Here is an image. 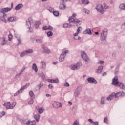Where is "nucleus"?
Instances as JSON below:
<instances>
[{"label":"nucleus","mask_w":125,"mask_h":125,"mask_svg":"<svg viewBox=\"0 0 125 125\" xmlns=\"http://www.w3.org/2000/svg\"><path fill=\"white\" fill-rule=\"evenodd\" d=\"M41 67L42 69H45L46 68V63L43 61H41L40 62Z\"/></svg>","instance_id":"nucleus-21"},{"label":"nucleus","mask_w":125,"mask_h":125,"mask_svg":"<svg viewBox=\"0 0 125 125\" xmlns=\"http://www.w3.org/2000/svg\"><path fill=\"white\" fill-rule=\"evenodd\" d=\"M100 103L101 105H103L105 103V98L104 97L101 98Z\"/></svg>","instance_id":"nucleus-31"},{"label":"nucleus","mask_w":125,"mask_h":125,"mask_svg":"<svg viewBox=\"0 0 125 125\" xmlns=\"http://www.w3.org/2000/svg\"><path fill=\"white\" fill-rule=\"evenodd\" d=\"M82 30H83V28H82L81 26H79L77 30V32L78 33H80L82 31Z\"/></svg>","instance_id":"nucleus-48"},{"label":"nucleus","mask_w":125,"mask_h":125,"mask_svg":"<svg viewBox=\"0 0 125 125\" xmlns=\"http://www.w3.org/2000/svg\"><path fill=\"white\" fill-rule=\"evenodd\" d=\"M25 51L26 52V54H29L30 53H33V52H34V50L33 49H28L27 50H25Z\"/></svg>","instance_id":"nucleus-33"},{"label":"nucleus","mask_w":125,"mask_h":125,"mask_svg":"<svg viewBox=\"0 0 125 125\" xmlns=\"http://www.w3.org/2000/svg\"><path fill=\"white\" fill-rule=\"evenodd\" d=\"M73 125H81V124H80V121H79V120H75Z\"/></svg>","instance_id":"nucleus-39"},{"label":"nucleus","mask_w":125,"mask_h":125,"mask_svg":"<svg viewBox=\"0 0 125 125\" xmlns=\"http://www.w3.org/2000/svg\"><path fill=\"white\" fill-rule=\"evenodd\" d=\"M107 121H108V119H107V118H105L104 119V123H107Z\"/></svg>","instance_id":"nucleus-64"},{"label":"nucleus","mask_w":125,"mask_h":125,"mask_svg":"<svg viewBox=\"0 0 125 125\" xmlns=\"http://www.w3.org/2000/svg\"><path fill=\"white\" fill-rule=\"evenodd\" d=\"M70 85H69V83L67 82H65V83L64 84V86H65L66 87H68V86H69Z\"/></svg>","instance_id":"nucleus-52"},{"label":"nucleus","mask_w":125,"mask_h":125,"mask_svg":"<svg viewBox=\"0 0 125 125\" xmlns=\"http://www.w3.org/2000/svg\"><path fill=\"white\" fill-rule=\"evenodd\" d=\"M81 56L83 59L86 62H88L89 61V58L86 55V53H85V52L82 51L81 52Z\"/></svg>","instance_id":"nucleus-11"},{"label":"nucleus","mask_w":125,"mask_h":125,"mask_svg":"<svg viewBox=\"0 0 125 125\" xmlns=\"http://www.w3.org/2000/svg\"><path fill=\"white\" fill-rule=\"evenodd\" d=\"M34 103V98H31L30 101L28 102L29 105H32Z\"/></svg>","instance_id":"nucleus-42"},{"label":"nucleus","mask_w":125,"mask_h":125,"mask_svg":"<svg viewBox=\"0 0 125 125\" xmlns=\"http://www.w3.org/2000/svg\"><path fill=\"white\" fill-rule=\"evenodd\" d=\"M22 74L21 73V72H20L19 73H18L16 76L15 78H16L17 79V78H19L20 77V76H21Z\"/></svg>","instance_id":"nucleus-50"},{"label":"nucleus","mask_w":125,"mask_h":125,"mask_svg":"<svg viewBox=\"0 0 125 125\" xmlns=\"http://www.w3.org/2000/svg\"><path fill=\"white\" fill-rule=\"evenodd\" d=\"M69 53V50H66L64 51L60 56L59 60L60 62H63L65 60V58L66 57V54Z\"/></svg>","instance_id":"nucleus-6"},{"label":"nucleus","mask_w":125,"mask_h":125,"mask_svg":"<svg viewBox=\"0 0 125 125\" xmlns=\"http://www.w3.org/2000/svg\"><path fill=\"white\" fill-rule=\"evenodd\" d=\"M34 118L35 119L36 122H39V121H40V114L34 115Z\"/></svg>","instance_id":"nucleus-28"},{"label":"nucleus","mask_w":125,"mask_h":125,"mask_svg":"<svg viewBox=\"0 0 125 125\" xmlns=\"http://www.w3.org/2000/svg\"><path fill=\"white\" fill-rule=\"evenodd\" d=\"M104 9H109V6L107 5L106 4L104 3Z\"/></svg>","instance_id":"nucleus-49"},{"label":"nucleus","mask_w":125,"mask_h":125,"mask_svg":"<svg viewBox=\"0 0 125 125\" xmlns=\"http://www.w3.org/2000/svg\"><path fill=\"white\" fill-rule=\"evenodd\" d=\"M82 2L83 4H88L89 3L88 0H82Z\"/></svg>","instance_id":"nucleus-36"},{"label":"nucleus","mask_w":125,"mask_h":125,"mask_svg":"<svg viewBox=\"0 0 125 125\" xmlns=\"http://www.w3.org/2000/svg\"><path fill=\"white\" fill-rule=\"evenodd\" d=\"M83 34H84V35H86V34H88V35H91V30L90 29H87L83 32Z\"/></svg>","instance_id":"nucleus-25"},{"label":"nucleus","mask_w":125,"mask_h":125,"mask_svg":"<svg viewBox=\"0 0 125 125\" xmlns=\"http://www.w3.org/2000/svg\"><path fill=\"white\" fill-rule=\"evenodd\" d=\"M120 68V67L119 66H117L115 69L116 72L115 74H117V72H119V69Z\"/></svg>","instance_id":"nucleus-55"},{"label":"nucleus","mask_w":125,"mask_h":125,"mask_svg":"<svg viewBox=\"0 0 125 125\" xmlns=\"http://www.w3.org/2000/svg\"><path fill=\"white\" fill-rule=\"evenodd\" d=\"M108 36V29L107 28L104 29L101 33L100 40L102 42L106 43L107 42V36Z\"/></svg>","instance_id":"nucleus-3"},{"label":"nucleus","mask_w":125,"mask_h":125,"mask_svg":"<svg viewBox=\"0 0 125 125\" xmlns=\"http://www.w3.org/2000/svg\"><path fill=\"white\" fill-rule=\"evenodd\" d=\"M118 76H115L112 79V84L115 86H118L121 89H125V85L123 83H120L118 81Z\"/></svg>","instance_id":"nucleus-2"},{"label":"nucleus","mask_w":125,"mask_h":125,"mask_svg":"<svg viewBox=\"0 0 125 125\" xmlns=\"http://www.w3.org/2000/svg\"><path fill=\"white\" fill-rule=\"evenodd\" d=\"M32 69L34 70V71H35L36 73L38 72V66L36 63H33L32 64Z\"/></svg>","instance_id":"nucleus-26"},{"label":"nucleus","mask_w":125,"mask_h":125,"mask_svg":"<svg viewBox=\"0 0 125 125\" xmlns=\"http://www.w3.org/2000/svg\"><path fill=\"white\" fill-rule=\"evenodd\" d=\"M81 93V89L80 88H77V89L76 90L75 92H74V96L76 98L78 97L79 95H80Z\"/></svg>","instance_id":"nucleus-17"},{"label":"nucleus","mask_w":125,"mask_h":125,"mask_svg":"<svg viewBox=\"0 0 125 125\" xmlns=\"http://www.w3.org/2000/svg\"><path fill=\"white\" fill-rule=\"evenodd\" d=\"M38 112L39 113V114H42V113L43 112V109H42V107L39 108V109L38 110Z\"/></svg>","instance_id":"nucleus-43"},{"label":"nucleus","mask_w":125,"mask_h":125,"mask_svg":"<svg viewBox=\"0 0 125 125\" xmlns=\"http://www.w3.org/2000/svg\"><path fill=\"white\" fill-rule=\"evenodd\" d=\"M103 70V66H100L98 67V69L96 70L95 72L97 74H100V73L102 72Z\"/></svg>","instance_id":"nucleus-18"},{"label":"nucleus","mask_w":125,"mask_h":125,"mask_svg":"<svg viewBox=\"0 0 125 125\" xmlns=\"http://www.w3.org/2000/svg\"><path fill=\"white\" fill-rule=\"evenodd\" d=\"M66 6L63 3L61 4L60 5V9H65Z\"/></svg>","instance_id":"nucleus-34"},{"label":"nucleus","mask_w":125,"mask_h":125,"mask_svg":"<svg viewBox=\"0 0 125 125\" xmlns=\"http://www.w3.org/2000/svg\"><path fill=\"white\" fill-rule=\"evenodd\" d=\"M23 4H19L18 5H17L15 8V10H19L21 8H22L23 7Z\"/></svg>","instance_id":"nucleus-27"},{"label":"nucleus","mask_w":125,"mask_h":125,"mask_svg":"<svg viewBox=\"0 0 125 125\" xmlns=\"http://www.w3.org/2000/svg\"><path fill=\"white\" fill-rule=\"evenodd\" d=\"M3 105L4 107H6V109L8 110L9 109H10V102H7L5 103Z\"/></svg>","instance_id":"nucleus-19"},{"label":"nucleus","mask_w":125,"mask_h":125,"mask_svg":"<svg viewBox=\"0 0 125 125\" xmlns=\"http://www.w3.org/2000/svg\"><path fill=\"white\" fill-rule=\"evenodd\" d=\"M81 39V37L79 36H74V40H80Z\"/></svg>","instance_id":"nucleus-54"},{"label":"nucleus","mask_w":125,"mask_h":125,"mask_svg":"<svg viewBox=\"0 0 125 125\" xmlns=\"http://www.w3.org/2000/svg\"><path fill=\"white\" fill-rule=\"evenodd\" d=\"M76 16L77 15L76 14H73L71 17H69L68 21L69 23H74V24H78L81 22V20L76 19Z\"/></svg>","instance_id":"nucleus-5"},{"label":"nucleus","mask_w":125,"mask_h":125,"mask_svg":"<svg viewBox=\"0 0 125 125\" xmlns=\"http://www.w3.org/2000/svg\"><path fill=\"white\" fill-rule=\"evenodd\" d=\"M39 89H41V87H42L43 86V84L42 83H40L39 86Z\"/></svg>","instance_id":"nucleus-56"},{"label":"nucleus","mask_w":125,"mask_h":125,"mask_svg":"<svg viewBox=\"0 0 125 125\" xmlns=\"http://www.w3.org/2000/svg\"><path fill=\"white\" fill-rule=\"evenodd\" d=\"M88 122H89V123H91V124H93L94 122L93 120H92V119H89L88 120Z\"/></svg>","instance_id":"nucleus-59"},{"label":"nucleus","mask_w":125,"mask_h":125,"mask_svg":"<svg viewBox=\"0 0 125 125\" xmlns=\"http://www.w3.org/2000/svg\"><path fill=\"white\" fill-rule=\"evenodd\" d=\"M47 35L48 37H51V36L53 35V33H52L51 31H49L47 33Z\"/></svg>","instance_id":"nucleus-44"},{"label":"nucleus","mask_w":125,"mask_h":125,"mask_svg":"<svg viewBox=\"0 0 125 125\" xmlns=\"http://www.w3.org/2000/svg\"><path fill=\"white\" fill-rule=\"evenodd\" d=\"M59 83V79H53V83Z\"/></svg>","instance_id":"nucleus-46"},{"label":"nucleus","mask_w":125,"mask_h":125,"mask_svg":"<svg viewBox=\"0 0 125 125\" xmlns=\"http://www.w3.org/2000/svg\"><path fill=\"white\" fill-rule=\"evenodd\" d=\"M87 81L89 83H94V84H96L97 83V81L95 79H94L93 77H89L87 79Z\"/></svg>","instance_id":"nucleus-13"},{"label":"nucleus","mask_w":125,"mask_h":125,"mask_svg":"<svg viewBox=\"0 0 125 125\" xmlns=\"http://www.w3.org/2000/svg\"><path fill=\"white\" fill-rule=\"evenodd\" d=\"M26 125H36V121L35 120L33 121H30L28 120L26 123Z\"/></svg>","instance_id":"nucleus-23"},{"label":"nucleus","mask_w":125,"mask_h":125,"mask_svg":"<svg viewBox=\"0 0 125 125\" xmlns=\"http://www.w3.org/2000/svg\"><path fill=\"white\" fill-rule=\"evenodd\" d=\"M39 76L42 80H45V75L43 73L39 74Z\"/></svg>","instance_id":"nucleus-29"},{"label":"nucleus","mask_w":125,"mask_h":125,"mask_svg":"<svg viewBox=\"0 0 125 125\" xmlns=\"http://www.w3.org/2000/svg\"><path fill=\"white\" fill-rule=\"evenodd\" d=\"M33 24L35 29H39V27L41 25V21H34L31 18H29L28 21H26V26L29 30H31V27L33 26Z\"/></svg>","instance_id":"nucleus-1"},{"label":"nucleus","mask_w":125,"mask_h":125,"mask_svg":"<svg viewBox=\"0 0 125 125\" xmlns=\"http://www.w3.org/2000/svg\"><path fill=\"white\" fill-rule=\"evenodd\" d=\"M71 25L70 24L68 23H65L63 25V28H70Z\"/></svg>","instance_id":"nucleus-37"},{"label":"nucleus","mask_w":125,"mask_h":125,"mask_svg":"<svg viewBox=\"0 0 125 125\" xmlns=\"http://www.w3.org/2000/svg\"><path fill=\"white\" fill-rule=\"evenodd\" d=\"M11 10V8H4L1 9V13H3V14H5L6 12H8V11H10Z\"/></svg>","instance_id":"nucleus-15"},{"label":"nucleus","mask_w":125,"mask_h":125,"mask_svg":"<svg viewBox=\"0 0 125 125\" xmlns=\"http://www.w3.org/2000/svg\"><path fill=\"white\" fill-rule=\"evenodd\" d=\"M93 124H94V125H99V123H98V121L94 122Z\"/></svg>","instance_id":"nucleus-62"},{"label":"nucleus","mask_w":125,"mask_h":125,"mask_svg":"<svg viewBox=\"0 0 125 125\" xmlns=\"http://www.w3.org/2000/svg\"><path fill=\"white\" fill-rule=\"evenodd\" d=\"M16 20V18L14 17H9L8 18V21L9 22H15V21Z\"/></svg>","instance_id":"nucleus-22"},{"label":"nucleus","mask_w":125,"mask_h":125,"mask_svg":"<svg viewBox=\"0 0 125 125\" xmlns=\"http://www.w3.org/2000/svg\"><path fill=\"white\" fill-rule=\"evenodd\" d=\"M49 10L50 11V12H53V11H54L52 8H49Z\"/></svg>","instance_id":"nucleus-63"},{"label":"nucleus","mask_w":125,"mask_h":125,"mask_svg":"<svg viewBox=\"0 0 125 125\" xmlns=\"http://www.w3.org/2000/svg\"><path fill=\"white\" fill-rule=\"evenodd\" d=\"M9 41H11V39H12V35H9L8 36Z\"/></svg>","instance_id":"nucleus-61"},{"label":"nucleus","mask_w":125,"mask_h":125,"mask_svg":"<svg viewBox=\"0 0 125 125\" xmlns=\"http://www.w3.org/2000/svg\"><path fill=\"white\" fill-rule=\"evenodd\" d=\"M53 14H54L55 16H58L59 15V12L58 11H53Z\"/></svg>","instance_id":"nucleus-41"},{"label":"nucleus","mask_w":125,"mask_h":125,"mask_svg":"<svg viewBox=\"0 0 125 125\" xmlns=\"http://www.w3.org/2000/svg\"><path fill=\"white\" fill-rule=\"evenodd\" d=\"M52 105L53 108H54L55 109L62 108V107L63 106V104L61 103L58 102H54L52 104Z\"/></svg>","instance_id":"nucleus-9"},{"label":"nucleus","mask_w":125,"mask_h":125,"mask_svg":"<svg viewBox=\"0 0 125 125\" xmlns=\"http://www.w3.org/2000/svg\"><path fill=\"white\" fill-rule=\"evenodd\" d=\"M6 43L7 42L4 37L0 38V44H1V45H5Z\"/></svg>","instance_id":"nucleus-14"},{"label":"nucleus","mask_w":125,"mask_h":125,"mask_svg":"<svg viewBox=\"0 0 125 125\" xmlns=\"http://www.w3.org/2000/svg\"><path fill=\"white\" fill-rule=\"evenodd\" d=\"M48 88L50 89H52V88H53V86L52 85V84H49L48 85Z\"/></svg>","instance_id":"nucleus-60"},{"label":"nucleus","mask_w":125,"mask_h":125,"mask_svg":"<svg viewBox=\"0 0 125 125\" xmlns=\"http://www.w3.org/2000/svg\"><path fill=\"white\" fill-rule=\"evenodd\" d=\"M25 70H26V67L22 68V69L21 70V72L20 73H21V74H22V73H23V72H24Z\"/></svg>","instance_id":"nucleus-58"},{"label":"nucleus","mask_w":125,"mask_h":125,"mask_svg":"<svg viewBox=\"0 0 125 125\" xmlns=\"http://www.w3.org/2000/svg\"><path fill=\"white\" fill-rule=\"evenodd\" d=\"M30 85V83H27L24 86H22L20 90H19L16 93H15L14 95V96H17L18 94H19L21 92H22L23 90L26 89L28 86Z\"/></svg>","instance_id":"nucleus-10"},{"label":"nucleus","mask_w":125,"mask_h":125,"mask_svg":"<svg viewBox=\"0 0 125 125\" xmlns=\"http://www.w3.org/2000/svg\"><path fill=\"white\" fill-rule=\"evenodd\" d=\"M83 10L84 13H85L86 14H89V13H90V12L89 11V10H87V9L84 8L83 9Z\"/></svg>","instance_id":"nucleus-38"},{"label":"nucleus","mask_w":125,"mask_h":125,"mask_svg":"<svg viewBox=\"0 0 125 125\" xmlns=\"http://www.w3.org/2000/svg\"><path fill=\"white\" fill-rule=\"evenodd\" d=\"M7 15L4 14L3 16L2 17H0V19L1 21H3V22H4V23H6L7 22V20H6Z\"/></svg>","instance_id":"nucleus-16"},{"label":"nucleus","mask_w":125,"mask_h":125,"mask_svg":"<svg viewBox=\"0 0 125 125\" xmlns=\"http://www.w3.org/2000/svg\"><path fill=\"white\" fill-rule=\"evenodd\" d=\"M125 95V92H119L117 93H112L111 95L107 98V100L111 101L113 98H118V97H121V96H124Z\"/></svg>","instance_id":"nucleus-4"},{"label":"nucleus","mask_w":125,"mask_h":125,"mask_svg":"<svg viewBox=\"0 0 125 125\" xmlns=\"http://www.w3.org/2000/svg\"><path fill=\"white\" fill-rule=\"evenodd\" d=\"M16 105V102H13L12 104H10V109H13L14 107H15V105Z\"/></svg>","instance_id":"nucleus-30"},{"label":"nucleus","mask_w":125,"mask_h":125,"mask_svg":"<svg viewBox=\"0 0 125 125\" xmlns=\"http://www.w3.org/2000/svg\"><path fill=\"white\" fill-rule=\"evenodd\" d=\"M96 9L99 12H100L101 14H104L105 13V10L104 9V7L101 4H99L96 6Z\"/></svg>","instance_id":"nucleus-8"},{"label":"nucleus","mask_w":125,"mask_h":125,"mask_svg":"<svg viewBox=\"0 0 125 125\" xmlns=\"http://www.w3.org/2000/svg\"><path fill=\"white\" fill-rule=\"evenodd\" d=\"M81 66H82V63L78 62L76 64L71 65L70 66V68L71 69V70H72L73 71H76V70H78V69H80Z\"/></svg>","instance_id":"nucleus-7"},{"label":"nucleus","mask_w":125,"mask_h":125,"mask_svg":"<svg viewBox=\"0 0 125 125\" xmlns=\"http://www.w3.org/2000/svg\"><path fill=\"white\" fill-rule=\"evenodd\" d=\"M119 8L121 9V10H124L125 11V4L121 3L119 6Z\"/></svg>","instance_id":"nucleus-24"},{"label":"nucleus","mask_w":125,"mask_h":125,"mask_svg":"<svg viewBox=\"0 0 125 125\" xmlns=\"http://www.w3.org/2000/svg\"><path fill=\"white\" fill-rule=\"evenodd\" d=\"M41 47L43 50L44 53H46L47 54H49V53H50V50H49L47 47L45 46V44H42Z\"/></svg>","instance_id":"nucleus-12"},{"label":"nucleus","mask_w":125,"mask_h":125,"mask_svg":"<svg viewBox=\"0 0 125 125\" xmlns=\"http://www.w3.org/2000/svg\"><path fill=\"white\" fill-rule=\"evenodd\" d=\"M48 82L49 83H53V79H48Z\"/></svg>","instance_id":"nucleus-57"},{"label":"nucleus","mask_w":125,"mask_h":125,"mask_svg":"<svg viewBox=\"0 0 125 125\" xmlns=\"http://www.w3.org/2000/svg\"><path fill=\"white\" fill-rule=\"evenodd\" d=\"M43 30L44 31H46V30H49L50 31H52L53 30V28L51 27V26H43Z\"/></svg>","instance_id":"nucleus-20"},{"label":"nucleus","mask_w":125,"mask_h":125,"mask_svg":"<svg viewBox=\"0 0 125 125\" xmlns=\"http://www.w3.org/2000/svg\"><path fill=\"white\" fill-rule=\"evenodd\" d=\"M5 115V112L2 111L1 112H0V117L1 118V117H3Z\"/></svg>","instance_id":"nucleus-47"},{"label":"nucleus","mask_w":125,"mask_h":125,"mask_svg":"<svg viewBox=\"0 0 125 125\" xmlns=\"http://www.w3.org/2000/svg\"><path fill=\"white\" fill-rule=\"evenodd\" d=\"M29 95L31 98H35V95L34 94V92H33L32 91H30L29 92Z\"/></svg>","instance_id":"nucleus-32"},{"label":"nucleus","mask_w":125,"mask_h":125,"mask_svg":"<svg viewBox=\"0 0 125 125\" xmlns=\"http://www.w3.org/2000/svg\"><path fill=\"white\" fill-rule=\"evenodd\" d=\"M98 64H99L100 65H102V64H104V61H100L98 62Z\"/></svg>","instance_id":"nucleus-51"},{"label":"nucleus","mask_w":125,"mask_h":125,"mask_svg":"<svg viewBox=\"0 0 125 125\" xmlns=\"http://www.w3.org/2000/svg\"><path fill=\"white\" fill-rule=\"evenodd\" d=\"M121 29H125V22L121 25Z\"/></svg>","instance_id":"nucleus-53"},{"label":"nucleus","mask_w":125,"mask_h":125,"mask_svg":"<svg viewBox=\"0 0 125 125\" xmlns=\"http://www.w3.org/2000/svg\"><path fill=\"white\" fill-rule=\"evenodd\" d=\"M36 41L37 42H39V43H42V42H43V40H42V39H36Z\"/></svg>","instance_id":"nucleus-40"},{"label":"nucleus","mask_w":125,"mask_h":125,"mask_svg":"<svg viewBox=\"0 0 125 125\" xmlns=\"http://www.w3.org/2000/svg\"><path fill=\"white\" fill-rule=\"evenodd\" d=\"M27 52H26V51H24L20 55V57H23V56H25V55H27Z\"/></svg>","instance_id":"nucleus-35"},{"label":"nucleus","mask_w":125,"mask_h":125,"mask_svg":"<svg viewBox=\"0 0 125 125\" xmlns=\"http://www.w3.org/2000/svg\"><path fill=\"white\" fill-rule=\"evenodd\" d=\"M17 41L18 42V45H19L20 44H21L22 42V40L20 38L17 39Z\"/></svg>","instance_id":"nucleus-45"}]
</instances>
